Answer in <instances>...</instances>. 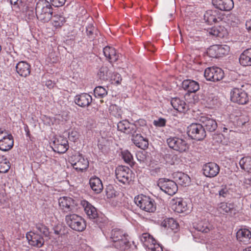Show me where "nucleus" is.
<instances>
[{
    "mask_svg": "<svg viewBox=\"0 0 251 251\" xmlns=\"http://www.w3.org/2000/svg\"><path fill=\"white\" fill-rule=\"evenodd\" d=\"M84 211L89 219H95L98 214L96 208L86 201H81Z\"/></svg>",
    "mask_w": 251,
    "mask_h": 251,
    "instance_id": "bb28decb",
    "label": "nucleus"
},
{
    "mask_svg": "<svg viewBox=\"0 0 251 251\" xmlns=\"http://www.w3.org/2000/svg\"><path fill=\"white\" fill-rule=\"evenodd\" d=\"M132 141L136 146L143 150L147 148L149 145L148 139L140 134L133 136Z\"/></svg>",
    "mask_w": 251,
    "mask_h": 251,
    "instance_id": "2f4dec72",
    "label": "nucleus"
},
{
    "mask_svg": "<svg viewBox=\"0 0 251 251\" xmlns=\"http://www.w3.org/2000/svg\"><path fill=\"white\" fill-rule=\"evenodd\" d=\"M237 240L244 244H248L251 243V231L249 228L242 227L236 232Z\"/></svg>",
    "mask_w": 251,
    "mask_h": 251,
    "instance_id": "412c9836",
    "label": "nucleus"
},
{
    "mask_svg": "<svg viewBox=\"0 0 251 251\" xmlns=\"http://www.w3.org/2000/svg\"><path fill=\"white\" fill-rule=\"evenodd\" d=\"M229 47L226 46L215 45L211 46L207 50V53L210 57L219 58L228 53Z\"/></svg>",
    "mask_w": 251,
    "mask_h": 251,
    "instance_id": "ddd939ff",
    "label": "nucleus"
},
{
    "mask_svg": "<svg viewBox=\"0 0 251 251\" xmlns=\"http://www.w3.org/2000/svg\"><path fill=\"white\" fill-rule=\"evenodd\" d=\"M194 228L201 232L207 233L213 228V226L206 219L199 221L194 225Z\"/></svg>",
    "mask_w": 251,
    "mask_h": 251,
    "instance_id": "7c9ffc66",
    "label": "nucleus"
},
{
    "mask_svg": "<svg viewBox=\"0 0 251 251\" xmlns=\"http://www.w3.org/2000/svg\"><path fill=\"white\" fill-rule=\"evenodd\" d=\"M10 168L9 162L6 160L5 161H2L0 163V173H5L8 171Z\"/></svg>",
    "mask_w": 251,
    "mask_h": 251,
    "instance_id": "8fccbe9b",
    "label": "nucleus"
},
{
    "mask_svg": "<svg viewBox=\"0 0 251 251\" xmlns=\"http://www.w3.org/2000/svg\"><path fill=\"white\" fill-rule=\"evenodd\" d=\"M106 239L112 243V245L116 249L126 250L129 248L130 245L128 235L124 231L118 228L103 232Z\"/></svg>",
    "mask_w": 251,
    "mask_h": 251,
    "instance_id": "f257e3e1",
    "label": "nucleus"
},
{
    "mask_svg": "<svg viewBox=\"0 0 251 251\" xmlns=\"http://www.w3.org/2000/svg\"><path fill=\"white\" fill-rule=\"evenodd\" d=\"M243 251H251V246L247 248V249L244 250Z\"/></svg>",
    "mask_w": 251,
    "mask_h": 251,
    "instance_id": "69168bd1",
    "label": "nucleus"
},
{
    "mask_svg": "<svg viewBox=\"0 0 251 251\" xmlns=\"http://www.w3.org/2000/svg\"><path fill=\"white\" fill-rule=\"evenodd\" d=\"M158 185L162 191L171 196L176 194L178 190L175 182L165 178L160 179Z\"/></svg>",
    "mask_w": 251,
    "mask_h": 251,
    "instance_id": "f8f14e48",
    "label": "nucleus"
},
{
    "mask_svg": "<svg viewBox=\"0 0 251 251\" xmlns=\"http://www.w3.org/2000/svg\"><path fill=\"white\" fill-rule=\"evenodd\" d=\"M70 162L74 169L79 172L86 170L89 166V162L82 154L77 153L73 155Z\"/></svg>",
    "mask_w": 251,
    "mask_h": 251,
    "instance_id": "6e6552de",
    "label": "nucleus"
},
{
    "mask_svg": "<svg viewBox=\"0 0 251 251\" xmlns=\"http://www.w3.org/2000/svg\"><path fill=\"white\" fill-rule=\"evenodd\" d=\"M123 158L124 161L127 163H130L132 162L133 156L131 153L128 151H125L122 152Z\"/></svg>",
    "mask_w": 251,
    "mask_h": 251,
    "instance_id": "09e8293b",
    "label": "nucleus"
},
{
    "mask_svg": "<svg viewBox=\"0 0 251 251\" xmlns=\"http://www.w3.org/2000/svg\"><path fill=\"white\" fill-rule=\"evenodd\" d=\"M243 117H241L240 118H239L237 120V122H238V124L239 125H244L246 122L248 121V118H246L244 121H242V119Z\"/></svg>",
    "mask_w": 251,
    "mask_h": 251,
    "instance_id": "bf43d9fd",
    "label": "nucleus"
},
{
    "mask_svg": "<svg viewBox=\"0 0 251 251\" xmlns=\"http://www.w3.org/2000/svg\"><path fill=\"white\" fill-rule=\"evenodd\" d=\"M35 227L37 231L43 234L46 237L50 236V232L47 226L41 223H38L36 225Z\"/></svg>",
    "mask_w": 251,
    "mask_h": 251,
    "instance_id": "c03bdc74",
    "label": "nucleus"
},
{
    "mask_svg": "<svg viewBox=\"0 0 251 251\" xmlns=\"http://www.w3.org/2000/svg\"><path fill=\"white\" fill-rule=\"evenodd\" d=\"M171 204L172 209L177 213H182L188 209L187 202L181 198L173 199Z\"/></svg>",
    "mask_w": 251,
    "mask_h": 251,
    "instance_id": "aec40b11",
    "label": "nucleus"
},
{
    "mask_svg": "<svg viewBox=\"0 0 251 251\" xmlns=\"http://www.w3.org/2000/svg\"><path fill=\"white\" fill-rule=\"evenodd\" d=\"M239 165L242 169L249 173H251V157H242L239 161Z\"/></svg>",
    "mask_w": 251,
    "mask_h": 251,
    "instance_id": "ea45409f",
    "label": "nucleus"
},
{
    "mask_svg": "<svg viewBox=\"0 0 251 251\" xmlns=\"http://www.w3.org/2000/svg\"><path fill=\"white\" fill-rule=\"evenodd\" d=\"M103 52L105 57L111 63L116 61L118 59L119 55L113 47L106 46L103 48Z\"/></svg>",
    "mask_w": 251,
    "mask_h": 251,
    "instance_id": "cd10ccee",
    "label": "nucleus"
},
{
    "mask_svg": "<svg viewBox=\"0 0 251 251\" xmlns=\"http://www.w3.org/2000/svg\"><path fill=\"white\" fill-rule=\"evenodd\" d=\"M60 208L64 212L68 213L75 211V207L73 199L70 197H63L58 200Z\"/></svg>",
    "mask_w": 251,
    "mask_h": 251,
    "instance_id": "2eb2a0df",
    "label": "nucleus"
},
{
    "mask_svg": "<svg viewBox=\"0 0 251 251\" xmlns=\"http://www.w3.org/2000/svg\"><path fill=\"white\" fill-rule=\"evenodd\" d=\"M227 128H226V127H224L223 128V131H224V132H226V131H227Z\"/></svg>",
    "mask_w": 251,
    "mask_h": 251,
    "instance_id": "774afa93",
    "label": "nucleus"
},
{
    "mask_svg": "<svg viewBox=\"0 0 251 251\" xmlns=\"http://www.w3.org/2000/svg\"><path fill=\"white\" fill-rule=\"evenodd\" d=\"M59 141H55V151L59 153H65L68 149V141L66 139H62L60 143H57Z\"/></svg>",
    "mask_w": 251,
    "mask_h": 251,
    "instance_id": "4c0bfd02",
    "label": "nucleus"
},
{
    "mask_svg": "<svg viewBox=\"0 0 251 251\" xmlns=\"http://www.w3.org/2000/svg\"><path fill=\"white\" fill-rule=\"evenodd\" d=\"M161 226L170 231L176 232L178 227V223L173 218H166L161 223Z\"/></svg>",
    "mask_w": 251,
    "mask_h": 251,
    "instance_id": "72a5a7b5",
    "label": "nucleus"
},
{
    "mask_svg": "<svg viewBox=\"0 0 251 251\" xmlns=\"http://www.w3.org/2000/svg\"><path fill=\"white\" fill-rule=\"evenodd\" d=\"M134 202L138 206L145 211L153 212L156 209L154 201L148 196L138 195L135 197Z\"/></svg>",
    "mask_w": 251,
    "mask_h": 251,
    "instance_id": "7ed1b4c3",
    "label": "nucleus"
},
{
    "mask_svg": "<svg viewBox=\"0 0 251 251\" xmlns=\"http://www.w3.org/2000/svg\"><path fill=\"white\" fill-rule=\"evenodd\" d=\"M54 233L57 236H59L61 238L63 236H65L64 232V228L61 225H57L53 228Z\"/></svg>",
    "mask_w": 251,
    "mask_h": 251,
    "instance_id": "49530a36",
    "label": "nucleus"
},
{
    "mask_svg": "<svg viewBox=\"0 0 251 251\" xmlns=\"http://www.w3.org/2000/svg\"><path fill=\"white\" fill-rule=\"evenodd\" d=\"M229 17H230L231 18H236L234 14H230L229 16Z\"/></svg>",
    "mask_w": 251,
    "mask_h": 251,
    "instance_id": "338daca9",
    "label": "nucleus"
},
{
    "mask_svg": "<svg viewBox=\"0 0 251 251\" xmlns=\"http://www.w3.org/2000/svg\"><path fill=\"white\" fill-rule=\"evenodd\" d=\"M200 122L204 128L209 132H213L217 128V123L216 120L208 116H202L200 118Z\"/></svg>",
    "mask_w": 251,
    "mask_h": 251,
    "instance_id": "dca6fc26",
    "label": "nucleus"
},
{
    "mask_svg": "<svg viewBox=\"0 0 251 251\" xmlns=\"http://www.w3.org/2000/svg\"><path fill=\"white\" fill-rule=\"evenodd\" d=\"M111 74V72L106 66L101 67L98 74L100 78L102 80L108 79Z\"/></svg>",
    "mask_w": 251,
    "mask_h": 251,
    "instance_id": "a19ab883",
    "label": "nucleus"
},
{
    "mask_svg": "<svg viewBox=\"0 0 251 251\" xmlns=\"http://www.w3.org/2000/svg\"><path fill=\"white\" fill-rule=\"evenodd\" d=\"M246 183L247 184H249L250 185V186L251 187V178L250 179H246Z\"/></svg>",
    "mask_w": 251,
    "mask_h": 251,
    "instance_id": "0e129e2a",
    "label": "nucleus"
},
{
    "mask_svg": "<svg viewBox=\"0 0 251 251\" xmlns=\"http://www.w3.org/2000/svg\"><path fill=\"white\" fill-rule=\"evenodd\" d=\"M140 240L147 251H163L162 246L148 233H143Z\"/></svg>",
    "mask_w": 251,
    "mask_h": 251,
    "instance_id": "39448f33",
    "label": "nucleus"
},
{
    "mask_svg": "<svg viewBox=\"0 0 251 251\" xmlns=\"http://www.w3.org/2000/svg\"><path fill=\"white\" fill-rule=\"evenodd\" d=\"M117 129L125 134L133 135L136 132L137 127L135 125L125 120L118 123Z\"/></svg>",
    "mask_w": 251,
    "mask_h": 251,
    "instance_id": "4468645a",
    "label": "nucleus"
},
{
    "mask_svg": "<svg viewBox=\"0 0 251 251\" xmlns=\"http://www.w3.org/2000/svg\"><path fill=\"white\" fill-rule=\"evenodd\" d=\"M14 145V139L11 134H7L0 137V150L7 151L10 150Z\"/></svg>",
    "mask_w": 251,
    "mask_h": 251,
    "instance_id": "5701e85b",
    "label": "nucleus"
},
{
    "mask_svg": "<svg viewBox=\"0 0 251 251\" xmlns=\"http://www.w3.org/2000/svg\"><path fill=\"white\" fill-rule=\"evenodd\" d=\"M214 6L221 11H229L234 7L233 0H212Z\"/></svg>",
    "mask_w": 251,
    "mask_h": 251,
    "instance_id": "4be33fe9",
    "label": "nucleus"
},
{
    "mask_svg": "<svg viewBox=\"0 0 251 251\" xmlns=\"http://www.w3.org/2000/svg\"><path fill=\"white\" fill-rule=\"evenodd\" d=\"M167 143L170 148L180 152L186 151L189 149L187 142L179 137H170L167 139Z\"/></svg>",
    "mask_w": 251,
    "mask_h": 251,
    "instance_id": "0eeeda50",
    "label": "nucleus"
},
{
    "mask_svg": "<svg viewBox=\"0 0 251 251\" xmlns=\"http://www.w3.org/2000/svg\"><path fill=\"white\" fill-rule=\"evenodd\" d=\"M181 84L182 88L188 93H196L200 89L199 83L192 79H185Z\"/></svg>",
    "mask_w": 251,
    "mask_h": 251,
    "instance_id": "393cba45",
    "label": "nucleus"
},
{
    "mask_svg": "<svg viewBox=\"0 0 251 251\" xmlns=\"http://www.w3.org/2000/svg\"><path fill=\"white\" fill-rule=\"evenodd\" d=\"M94 93L95 97L101 98L107 95V91L105 88L102 86H98L95 88Z\"/></svg>",
    "mask_w": 251,
    "mask_h": 251,
    "instance_id": "37998d69",
    "label": "nucleus"
},
{
    "mask_svg": "<svg viewBox=\"0 0 251 251\" xmlns=\"http://www.w3.org/2000/svg\"><path fill=\"white\" fill-rule=\"evenodd\" d=\"M175 178L178 183L185 186L189 185L191 181L190 178L187 175L181 172L176 173Z\"/></svg>",
    "mask_w": 251,
    "mask_h": 251,
    "instance_id": "c9c22d12",
    "label": "nucleus"
},
{
    "mask_svg": "<svg viewBox=\"0 0 251 251\" xmlns=\"http://www.w3.org/2000/svg\"><path fill=\"white\" fill-rule=\"evenodd\" d=\"M187 133L192 139L199 141L203 140L206 136V132L201 123L191 124L188 127Z\"/></svg>",
    "mask_w": 251,
    "mask_h": 251,
    "instance_id": "423d86ee",
    "label": "nucleus"
},
{
    "mask_svg": "<svg viewBox=\"0 0 251 251\" xmlns=\"http://www.w3.org/2000/svg\"><path fill=\"white\" fill-rule=\"evenodd\" d=\"M203 19L208 25L219 22L221 21L219 12L217 10H209L206 11L203 15Z\"/></svg>",
    "mask_w": 251,
    "mask_h": 251,
    "instance_id": "b1692460",
    "label": "nucleus"
},
{
    "mask_svg": "<svg viewBox=\"0 0 251 251\" xmlns=\"http://www.w3.org/2000/svg\"><path fill=\"white\" fill-rule=\"evenodd\" d=\"M26 237L29 244L32 246L40 248L44 245V239L42 236L34 231L27 233Z\"/></svg>",
    "mask_w": 251,
    "mask_h": 251,
    "instance_id": "a211bd4d",
    "label": "nucleus"
},
{
    "mask_svg": "<svg viewBox=\"0 0 251 251\" xmlns=\"http://www.w3.org/2000/svg\"><path fill=\"white\" fill-rule=\"evenodd\" d=\"M65 238L66 236H63L62 238H61L59 236L54 237V240L52 241L54 246L58 249H62L65 241Z\"/></svg>",
    "mask_w": 251,
    "mask_h": 251,
    "instance_id": "a18cd8bd",
    "label": "nucleus"
},
{
    "mask_svg": "<svg viewBox=\"0 0 251 251\" xmlns=\"http://www.w3.org/2000/svg\"><path fill=\"white\" fill-rule=\"evenodd\" d=\"M219 194L220 197L226 198L229 195L228 189L226 186H222L221 189L219 191Z\"/></svg>",
    "mask_w": 251,
    "mask_h": 251,
    "instance_id": "864d4df0",
    "label": "nucleus"
},
{
    "mask_svg": "<svg viewBox=\"0 0 251 251\" xmlns=\"http://www.w3.org/2000/svg\"><path fill=\"white\" fill-rule=\"evenodd\" d=\"M74 101L78 106L85 108L91 104L92 98L89 94L83 93L76 95L74 98Z\"/></svg>",
    "mask_w": 251,
    "mask_h": 251,
    "instance_id": "f3484780",
    "label": "nucleus"
},
{
    "mask_svg": "<svg viewBox=\"0 0 251 251\" xmlns=\"http://www.w3.org/2000/svg\"><path fill=\"white\" fill-rule=\"evenodd\" d=\"M53 8L50 2L39 0L36 3L35 12L37 19L43 23H47L52 17Z\"/></svg>",
    "mask_w": 251,
    "mask_h": 251,
    "instance_id": "f03ea898",
    "label": "nucleus"
},
{
    "mask_svg": "<svg viewBox=\"0 0 251 251\" xmlns=\"http://www.w3.org/2000/svg\"><path fill=\"white\" fill-rule=\"evenodd\" d=\"M202 171L205 176L213 177L219 174L220 167L215 163H208L203 165Z\"/></svg>",
    "mask_w": 251,
    "mask_h": 251,
    "instance_id": "6ab92c4d",
    "label": "nucleus"
},
{
    "mask_svg": "<svg viewBox=\"0 0 251 251\" xmlns=\"http://www.w3.org/2000/svg\"><path fill=\"white\" fill-rule=\"evenodd\" d=\"M7 160V158L4 156L0 154V163L2 161H5Z\"/></svg>",
    "mask_w": 251,
    "mask_h": 251,
    "instance_id": "680f3d73",
    "label": "nucleus"
},
{
    "mask_svg": "<svg viewBox=\"0 0 251 251\" xmlns=\"http://www.w3.org/2000/svg\"><path fill=\"white\" fill-rule=\"evenodd\" d=\"M171 103L174 108L178 112H184L188 109L185 102L178 98H173Z\"/></svg>",
    "mask_w": 251,
    "mask_h": 251,
    "instance_id": "c756f323",
    "label": "nucleus"
},
{
    "mask_svg": "<svg viewBox=\"0 0 251 251\" xmlns=\"http://www.w3.org/2000/svg\"><path fill=\"white\" fill-rule=\"evenodd\" d=\"M204 75L207 80L215 82L220 81L223 78L224 73L220 68L208 67L205 70Z\"/></svg>",
    "mask_w": 251,
    "mask_h": 251,
    "instance_id": "9d476101",
    "label": "nucleus"
},
{
    "mask_svg": "<svg viewBox=\"0 0 251 251\" xmlns=\"http://www.w3.org/2000/svg\"><path fill=\"white\" fill-rule=\"evenodd\" d=\"M109 110L111 114L118 118H122V111L121 109L116 104H112L110 106Z\"/></svg>",
    "mask_w": 251,
    "mask_h": 251,
    "instance_id": "79ce46f5",
    "label": "nucleus"
},
{
    "mask_svg": "<svg viewBox=\"0 0 251 251\" xmlns=\"http://www.w3.org/2000/svg\"><path fill=\"white\" fill-rule=\"evenodd\" d=\"M239 62L244 66H251V48L245 50L240 55Z\"/></svg>",
    "mask_w": 251,
    "mask_h": 251,
    "instance_id": "f704fd0d",
    "label": "nucleus"
},
{
    "mask_svg": "<svg viewBox=\"0 0 251 251\" xmlns=\"http://www.w3.org/2000/svg\"><path fill=\"white\" fill-rule=\"evenodd\" d=\"M9 1L14 9H18L22 3V0H9Z\"/></svg>",
    "mask_w": 251,
    "mask_h": 251,
    "instance_id": "6e6d98bb",
    "label": "nucleus"
},
{
    "mask_svg": "<svg viewBox=\"0 0 251 251\" xmlns=\"http://www.w3.org/2000/svg\"><path fill=\"white\" fill-rule=\"evenodd\" d=\"M166 123V119L162 118H159L157 120H154L153 122L154 126L156 127H164L165 126Z\"/></svg>",
    "mask_w": 251,
    "mask_h": 251,
    "instance_id": "603ef678",
    "label": "nucleus"
},
{
    "mask_svg": "<svg viewBox=\"0 0 251 251\" xmlns=\"http://www.w3.org/2000/svg\"><path fill=\"white\" fill-rule=\"evenodd\" d=\"M208 32L210 35L220 38H224L227 35L226 29L222 26L212 27L208 30Z\"/></svg>",
    "mask_w": 251,
    "mask_h": 251,
    "instance_id": "473e14b6",
    "label": "nucleus"
},
{
    "mask_svg": "<svg viewBox=\"0 0 251 251\" xmlns=\"http://www.w3.org/2000/svg\"><path fill=\"white\" fill-rule=\"evenodd\" d=\"M246 27L248 31L251 33V19L246 22Z\"/></svg>",
    "mask_w": 251,
    "mask_h": 251,
    "instance_id": "13d9d810",
    "label": "nucleus"
},
{
    "mask_svg": "<svg viewBox=\"0 0 251 251\" xmlns=\"http://www.w3.org/2000/svg\"><path fill=\"white\" fill-rule=\"evenodd\" d=\"M79 134L75 130H72L71 132L69 133V138L70 140L73 141H75L76 139L78 138Z\"/></svg>",
    "mask_w": 251,
    "mask_h": 251,
    "instance_id": "5fc2aeb1",
    "label": "nucleus"
},
{
    "mask_svg": "<svg viewBox=\"0 0 251 251\" xmlns=\"http://www.w3.org/2000/svg\"><path fill=\"white\" fill-rule=\"evenodd\" d=\"M86 30L87 36H88L90 38H93L94 37V31L95 30V28L93 25L92 24H88L86 27Z\"/></svg>",
    "mask_w": 251,
    "mask_h": 251,
    "instance_id": "3c124183",
    "label": "nucleus"
},
{
    "mask_svg": "<svg viewBox=\"0 0 251 251\" xmlns=\"http://www.w3.org/2000/svg\"><path fill=\"white\" fill-rule=\"evenodd\" d=\"M231 100L239 104H245L249 101L247 93L242 89L234 88L230 92Z\"/></svg>",
    "mask_w": 251,
    "mask_h": 251,
    "instance_id": "9b49d317",
    "label": "nucleus"
},
{
    "mask_svg": "<svg viewBox=\"0 0 251 251\" xmlns=\"http://www.w3.org/2000/svg\"><path fill=\"white\" fill-rule=\"evenodd\" d=\"M52 4L55 7L62 6L65 3L66 0H50Z\"/></svg>",
    "mask_w": 251,
    "mask_h": 251,
    "instance_id": "4d7b16f0",
    "label": "nucleus"
},
{
    "mask_svg": "<svg viewBox=\"0 0 251 251\" xmlns=\"http://www.w3.org/2000/svg\"><path fill=\"white\" fill-rule=\"evenodd\" d=\"M16 71L19 75L26 77L30 74V65L25 61H20L16 66Z\"/></svg>",
    "mask_w": 251,
    "mask_h": 251,
    "instance_id": "a878e982",
    "label": "nucleus"
},
{
    "mask_svg": "<svg viewBox=\"0 0 251 251\" xmlns=\"http://www.w3.org/2000/svg\"><path fill=\"white\" fill-rule=\"evenodd\" d=\"M117 179L124 184H128L132 180L131 171L126 166H118L115 170Z\"/></svg>",
    "mask_w": 251,
    "mask_h": 251,
    "instance_id": "1a4fd4ad",
    "label": "nucleus"
},
{
    "mask_svg": "<svg viewBox=\"0 0 251 251\" xmlns=\"http://www.w3.org/2000/svg\"><path fill=\"white\" fill-rule=\"evenodd\" d=\"M217 209L219 213L225 214L230 212L233 210V205L232 203L223 202L218 205Z\"/></svg>",
    "mask_w": 251,
    "mask_h": 251,
    "instance_id": "58836bf2",
    "label": "nucleus"
},
{
    "mask_svg": "<svg viewBox=\"0 0 251 251\" xmlns=\"http://www.w3.org/2000/svg\"><path fill=\"white\" fill-rule=\"evenodd\" d=\"M66 22V18L60 14L54 15L51 21L52 25L56 29L60 28Z\"/></svg>",
    "mask_w": 251,
    "mask_h": 251,
    "instance_id": "e433bc0d",
    "label": "nucleus"
},
{
    "mask_svg": "<svg viewBox=\"0 0 251 251\" xmlns=\"http://www.w3.org/2000/svg\"><path fill=\"white\" fill-rule=\"evenodd\" d=\"M208 104L210 105H214L215 104V100L212 99L211 100L210 98H208V99L206 100Z\"/></svg>",
    "mask_w": 251,
    "mask_h": 251,
    "instance_id": "052dcab7",
    "label": "nucleus"
},
{
    "mask_svg": "<svg viewBox=\"0 0 251 251\" xmlns=\"http://www.w3.org/2000/svg\"><path fill=\"white\" fill-rule=\"evenodd\" d=\"M109 79H110L112 83H116L117 84H120L122 80L121 75L118 73L111 74Z\"/></svg>",
    "mask_w": 251,
    "mask_h": 251,
    "instance_id": "de8ad7c7",
    "label": "nucleus"
},
{
    "mask_svg": "<svg viewBox=\"0 0 251 251\" xmlns=\"http://www.w3.org/2000/svg\"><path fill=\"white\" fill-rule=\"evenodd\" d=\"M4 133H6L5 130L0 128V137H2L1 135Z\"/></svg>",
    "mask_w": 251,
    "mask_h": 251,
    "instance_id": "e2e57ef3",
    "label": "nucleus"
},
{
    "mask_svg": "<svg viewBox=\"0 0 251 251\" xmlns=\"http://www.w3.org/2000/svg\"><path fill=\"white\" fill-rule=\"evenodd\" d=\"M65 220L67 225L75 230L82 231L86 228L84 220L75 214H70L66 215Z\"/></svg>",
    "mask_w": 251,
    "mask_h": 251,
    "instance_id": "20e7f679",
    "label": "nucleus"
},
{
    "mask_svg": "<svg viewBox=\"0 0 251 251\" xmlns=\"http://www.w3.org/2000/svg\"><path fill=\"white\" fill-rule=\"evenodd\" d=\"M89 184L92 190L96 194L100 193L103 189L101 180L96 176H94L90 178Z\"/></svg>",
    "mask_w": 251,
    "mask_h": 251,
    "instance_id": "c85d7f7f",
    "label": "nucleus"
}]
</instances>
